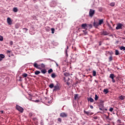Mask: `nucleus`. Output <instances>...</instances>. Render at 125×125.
Masks as SVG:
<instances>
[{"instance_id":"obj_1","label":"nucleus","mask_w":125,"mask_h":125,"mask_svg":"<svg viewBox=\"0 0 125 125\" xmlns=\"http://www.w3.org/2000/svg\"><path fill=\"white\" fill-rule=\"evenodd\" d=\"M115 77H116V76H115L114 74H110L109 75V78L111 79L112 82L113 83H116V80L114 79Z\"/></svg>"},{"instance_id":"obj_2","label":"nucleus","mask_w":125,"mask_h":125,"mask_svg":"<svg viewBox=\"0 0 125 125\" xmlns=\"http://www.w3.org/2000/svg\"><path fill=\"white\" fill-rule=\"evenodd\" d=\"M16 108L17 110L19 111V112H21V113H23V111H24V109L22 108L21 106L17 104Z\"/></svg>"},{"instance_id":"obj_3","label":"nucleus","mask_w":125,"mask_h":125,"mask_svg":"<svg viewBox=\"0 0 125 125\" xmlns=\"http://www.w3.org/2000/svg\"><path fill=\"white\" fill-rule=\"evenodd\" d=\"M53 91H57V90H60V87H59V84L57 83L54 86Z\"/></svg>"},{"instance_id":"obj_4","label":"nucleus","mask_w":125,"mask_h":125,"mask_svg":"<svg viewBox=\"0 0 125 125\" xmlns=\"http://www.w3.org/2000/svg\"><path fill=\"white\" fill-rule=\"evenodd\" d=\"M94 13H95V11L92 9H90L89 12V15L90 17H93L94 15Z\"/></svg>"},{"instance_id":"obj_5","label":"nucleus","mask_w":125,"mask_h":125,"mask_svg":"<svg viewBox=\"0 0 125 125\" xmlns=\"http://www.w3.org/2000/svg\"><path fill=\"white\" fill-rule=\"evenodd\" d=\"M60 116L62 118H67V117L68 116V114H67V113L65 112H62L61 113H60Z\"/></svg>"},{"instance_id":"obj_6","label":"nucleus","mask_w":125,"mask_h":125,"mask_svg":"<svg viewBox=\"0 0 125 125\" xmlns=\"http://www.w3.org/2000/svg\"><path fill=\"white\" fill-rule=\"evenodd\" d=\"M33 64L34 67L36 68V69H41V64H38L36 62H35Z\"/></svg>"},{"instance_id":"obj_7","label":"nucleus","mask_w":125,"mask_h":125,"mask_svg":"<svg viewBox=\"0 0 125 125\" xmlns=\"http://www.w3.org/2000/svg\"><path fill=\"white\" fill-rule=\"evenodd\" d=\"M123 24L122 23H119L116 27V30H119V29H123Z\"/></svg>"},{"instance_id":"obj_8","label":"nucleus","mask_w":125,"mask_h":125,"mask_svg":"<svg viewBox=\"0 0 125 125\" xmlns=\"http://www.w3.org/2000/svg\"><path fill=\"white\" fill-rule=\"evenodd\" d=\"M99 103L100 104V107H102L103 108V107H104V104H103V103H104V101H103L102 100H100L99 101Z\"/></svg>"},{"instance_id":"obj_9","label":"nucleus","mask_w":125,"mask_h":125,"mask_svg":"<svg viewBox=\"0 0 125 125\" xmlns=\"http://www.w3.org/2000/svg\"><path fill=\"white\" fill-rule=\"evenodd\" d=\"M7 22L9 25H11L12 24V21H11V19H10V18H8L7 19Z\"/></svg>"},{"instance_id":"obj_10","label":"nucleus","mask_w":125,"mask_h":125,"mask_svg":"<svg viewBox=\"0 0 125 125\" xmlns=\"http://www.w3.org/2000/svg\"><path fill=\"white\" fill-rule=\"evenodd\" d=\"M81 27L82 29H85L86 28H88L87 24H86V23L82 24Z\"/></svg>"},{"instance_id":"obj_11","label":"nucleus","mask_w":125,"mask_h":125,"mask_svg":"<svg viewBox=\"0 0 125 125\" xmlns=\"http://www.w3.org/2000/svg\"><path fill=\"white\" fill-rule=\"evenodd\" d=\"M101 35H103L104 36H107L108 35H109V33H108L107 31H103L102 32Z\"/></svg>"},{"instance_id":"obj_12","label":"nucleus","mask_w":125,"mask_h":125,"mask_svg":"<svg viewBox=\"0 0 125 125\" xmlns=\"http://www.w3.org/2000/svg\"><path fill=\"white\" fill-rule=\"evenodd\" d=\"M87 100L88 101H90L91 103L94 102V100H93V99H92L91 97L88 98Z\"/></svg>"},{"instance_id":"obj_13","label":"nucleus","mask_w":125,"mask_h":125,"mask_svg":"<svg viewBox=\"0 0 125 125\" xmlns=\"http://www.w3.org/2000/svg\"><path fill=\"white\" fill-rule=\"evenodd\" d=\"M93 26H94V27H95V28H97V27H98V26H99V24L97 22H94Z\"/></svg>"},{"instance_id":"obj_14","label":"nucleus","mask_w":125,"mask_h":125,"mask_svg":"<svg viewBox=\"0 0 125 125\" xmlns=\"http://www.w3.org/2000/svg\"><path fill=\"white\" fill-rule=\"evenodd\" d=\"M57 77V75H55V73H53L51 74V78L52 79H55Z\"/></svg>"},{"instance_id":"obj_15","label":"nucleus","mask_w":125,"mask_h":125,"mask_svg":"<svg viewBox=\"0 0 125 125\" xmlns=\"http://www.w3.org/2000/svg\"><path fill=\"white\" fill-rule=\"evenodd\" d=\"M4 57H5V56H4V55L2 54H0V61H1V60H2V59L4 58Z\"/></svg>"},{"instance_id":"obj_16","label":"nucleus","mask_w":125,"mask_h":125,"mask_svg":"<svg viewBox=\"0 0 125 125\" xmlns=\"http://www.w3.org/2000/svg\"><path fill=\"white\" fill-rule=\"evenodd\" d=\"M103 92L104 93H105V94H107V93H109V90L108 89H104Z\"/></svg>"},{"instance_id":"obj_17","label":"nucleus","mask_w":125,"mask_h":125,"mask_svg":"<svg viewBox=\"0 0 125 125\" xmlns=\"http://www.w3.org/2000/svg\"><path fill=\"white\" fill-rule=\"evenodd\" d=\"M79 98V94H76L74 95V100H77Z\"/></svg>"},{"instance_id":"obj_18","label":"nucleus","mask_w":125,"mask_h":125,"mask_svg":"<svg viewBox=\"0 0 125 125\" xmlns=\"http://www.w3.org/2000/svg\"><path fill=\"white\" fill-rule=\"evenodd\" d=\"M41 73L42 74H46V69H43L41 70Z\"/></svg>"},{"instance_id":"obj_19","label":"nucleus","mask_w":125,"mask_h":125,"mask_svg":"<svg viewBox=\"0 0 125 125\" xmlns=\"http://www.w3.org/2000/svg\"><path fill=\"white\" fill-rule=\"evenodd\" d=\"M49 87H50V88H53V87H54V83H51L49 85Z\"/></svg>"},{"instance_id":"obj_20","label":"nucleus","mask_w":125,"mask_h":125,"mask_svg":"<svg viewBox=\"0 0 125 125\" xmlns=\"http://www.w3.org/2000/svg\"><path fill=\"white\" fill-rule=\"evenodd\" d=\"M103 22H104V20L103 19L100 20L99 21V25H102V24L103 23Z\"/></svg>"},{"instance_id":"obj_21","label":"nucleus","mask_w":125,"mask_h":125,"mask_svg":"<svg viewBox=\"0 0 125 125\" xmlns=\"http://www.w3.org/2000/svg\"><path fill=\"white\" fill-rule=\"evenodd\" d=\"M35 75H39V74H41V71L36 70L35 71Z\"/></svg>"},{"instance_id":"obj_22","label":"nucleus","mask_w":125,"mask_h":125,"mask_svg":"<svg viewBox=\"0 0 125 125\" xmlns=\"http://www.w3.org/2000/svg\"><path fill=\"white\" fill-rule=\"evenodd\" d=\"M22 76L23 78H27V77H28V74L27 73H23Z\"/></svg>"},{"instance_id":"obj_23","label":"nucleus","mask_w":125,"mask_h":125,"mask_svg":"<svg viewBox=\"0 0 125 125\" xmlns=\"http://www.w3.org/2000/svg\"><path fill=\"white\" fill-rule=\"evenodd\" d=\"M109 62H111L112 60H113V57L112 56H110L108 58Z\"/></svg>"},{"instance_id":"obj_24","label":"nucleus","mask_w":125,"mask_h":125,"mask_svg":"<svg viewBox=\"0 0 125 125\" xmlns=\"http://www.w3.org/2000/svg\"><path fill=\"white\" fill-rule=\"evenodd\" d=\"M120 54V52H119V50H115V55H119Z\"/></svg>"},{"instance_id":"obj_25","label":"nucleus","mask_w":125,"mask_h":125,"mask_svg":"<svg viewBox=\"0 0 125 125\" xmlns=\"http://www.w3.org/2000/svg\"><path fill=\"white\" fill-rule=\"evenodd\" d=\"M13 11L14 12H17V11H18V9H17L16 7H15L13 8Z\"/></svg>"},{"instance_id":"obj_26","label":"nucleus","mask_w":125,"mask_h":125,"mask_svg":"<svg viewBox=\"0 0 125 125\" xmlns=\"http://www.w3.org/2000/svg\"><path fill=\"white\" fill-rule=\"evenodd\" d=\"M53 72V70H52L51 68L48 70V74H50V73H52Z\"/></svg>"},{"instance_id":"obj_27","label":"nucleus","mask_w":125,"mask_h":125,"mask_svg":"<svg viewBox=\"0 0 125 125\" xmlns=\"http://www.w3.org/2000/svg\"><path fill=\"white\" fill-rule=\"evenodd\" d=\"M95 100L96 101H97V100H98V96H97V94H96L95 95Z\"/></svg>"},{"instance_id":"obj_28","label":"nucleus","mask_w":125,"mask_h":125,"mask_svg":"<svg viewBox=\"0 0 125 125\" xmlns=\"http://www.w3.org/2000/svg\"><path fill=\"white\" fill-rule=\"evenodd\" d=\"M84 114H86L87 116H89V112L84 110Z\"/></svg>"},{"instance_id":"obj_29","label":"nucleus","mask_w":125,"mask_h":125,"mask_svg":"<svg viewBox=\"0 0 125 125\" xmlns=\"http://www.w3.org/2000/svg\"><path fill=\"white\" fill-rule=\"evenodd\" d=\"M22 30H23V33H27V31H28V29L27 28H22Z\"/></svg>"},{"instance_id":"obj_30","label":"nucleus","mask_w":125,"mask_h":125,"mask_svg":"<svg viewBox=\"0 0 125 125\" xmlns=\"http://www.w3.org/2000/svg\"><path fill=\"white\" fill-rule=\"evenodd\" d=\"M93 77H95V76H96V71H95V70L93 71Z\"/></svg>"},{"instance_id":"obj_31","label":"nucleus","mask_w":125,"mask_h":125,"mask_svg":"<svg viewBox=\"0 0 125 125\" xmlns=\"http://www.w3.org/2000/svg\"><path fill=\"white\" fill-rule=\"evenodd\" d=\"M40 66L42 67V68H45V65L43 63H41Z\"/></svg>"},{"instance_id":"obj_32","label":"nucleus","mask_w":125,"mask_h":125,"mask_svg":"<svg viewBox=\"0 0 125 125\" xmlns=\"http://www.w3.org/2000/svg\"><path fill=\"white\" fill-rule=\"evenodd\" d=\"M120 50H125V47L123 46L120 47Z\"/></svg>"},{"instance_id":"obj_33","label":"nucleus","mask_w":125,"mask_h":125,"mask_svg":"<svg viewBox=\"0 0 125 125\" xmlns=\"http://www.w3.org/2000/svg\"><path fill=\"white\" fill-rule=\"evenodd\" d=\"M120 99L121 100H124L125 99V96H121L120 97Z\"/></svg>"},{"instance_id":"obj_34","label":"nucleus","mask_w":125,"mask_h":125,"mask_svg":"<svg viewBox=\"0 0 125 125\" xmlns=\"http://www.w3.org/2000/svg\"><path fill=\"white\" fill-rule=\"evenodd\" d=\"M58 121L59 122L60 124L62 123V119L60 118H58Z\"/></svg>"},{"instance_id":"obj_35","label":"nucleus","mask_w":125,"mask_h":125,"mask_svg":"<svg viewBox=\"0 0 125 125\" xmlns=\"http://www.w3.org/2000/svg\"><path fill=\"white\" fill-rule=\"evenodd\" d=\"M87 27H89L90 29H91V28H92V24H89L87 25Z\"/></svg>"},{"instance_id":"obj_36","label":"nucleus","mask_w":125,"mask_h":125,"mask_svg":"<svg viewBox=\"0 0 125 125\" xmlns=\"http://www.w3.org/2000/svg\"><path fill=\"white\" fill-rule=\"evenodd\" d=\"M110 6H115V2H112L110 4Z\"/></svg>"},{"instance_id":"obj_37","label":"nucleus","mask_w":125,"mask_h":125,"mask_svg":"<svg viewBox=\"0 0 125 125\" xmlns=\"http://www.w3.org/2000/svg\"><path fill=\"white\" fill-rule=\"evenodd\" d=\"M2 41H3V37H2L1 36H0V41L2 42Z\"/></svg>"},{"instance_id":"obj_38","label":"nucleus","mask_w":125,"mask_h":125,"mask_svg":"<svg viewBox=\"0 0 125 125\" xmlns=\"http://www.w3.org/2000/svg\"><path fill=\"white\" fill-rule=\"evenodd\" d=\"M51 30L52 31V34H54V31H55V29L54 28H51Z\"/></svg>"},{"instance_id":"obj_39","label":"nucleus","mask_w":125,"mask_h":125,"mask_svg":"<svg viewBox=\"0 0 125 125\" xmlns=\"http://www.w3.org/2000/svg\"><path fill=\"white\" fill-rule=\"evenodd\" d=\"M98 9H99V11H100V12H102L103 10L102 7H99Z\"/></svg>"},{"instance_id":"obj_40","label":"nucleus","mask_w":125,"mask_h":125,"mask_svg":"<svg viewBox=\"0 0 125 125\" xmlns=\"http://www.w3.org/2000/svg\"><path fill=\"white\" fill-rule=\"evenodd\" d=\"M117 123L118 124H122V121H121V120L119 119L117 120Z\"/></svg>"},{"instance_id":"obj_41","label":"nucleus","mask_w":125,"mask_h":125,"mask_svg":"<svg viewBox=\"0 0 125 125\" xmlns=\"http://www.w3.org/2000/svg\"><path fill=\"white\" fill-rule=\"evenodd\" d=\"M83 32L84 33V35H87V32H86V31L83 30Z\"/></svg>"},{"instance_id":"obj_42","label":"nucleus","mask_w":125,"mask_h":125,"mask_svg":"<svg viewBox=\"0 0 125 125\" xmlns=\"http://www.w3.org/2000/svg\"><path fill=\"white\" fill-rule=\"evenodd\" d=\"M113 110H114V108H113L112 107H111L109 109L110 112H113Z\"/></svg>"},{"instance_id":"obj_43","label":"nucleus","mask_w":125,"mask_h":125,"mask_svg":"<svg viewBox=\"0 0 125 125\" xmlns=\"http://www.w3.org/2000/svg\"><path fill=\"white\" fill-rule=\"evenodd\" d=\"M10 45H12L13 44V42L10 41Z\"/></svg>"},{"instance_id":"obj_44","label":"nucleus","mask_w":125,"mask_h":125,"mask_svg":"<svg viewBox=\"0 0 125 125\" xmlns=\"http://www.w3.org/2000/svg\"><path fill=\"white\" fill-rule=\"evenodd\" d=\"M93 119H94V120H97V119H98V117L97 116L94 117H93Z\"/></svg>"},{"instance_id":"obj_45","label":"nucleus","mask_w":125,"mask_h":125,"mask_svg":"<svg viewBox=\"0 0 125 125\" xmlns=\"http://www.w3.org/2000/svg\"><path fill=\"white\" fill-rule=\"evenodd\" d=\"M100 110H101V111H103V112H104V109H102V108H101V107H100L99 108Z\"/></svg>"},{"instance_id":"obj_46","label":"nucleus","mask_w":125,"mask_h":125,"mask_svg":"<svg viewBox=\"0 0 125 125\" xmlns=\"http://www.w3.org/2000/svg\"><path fill=\"white\" fill-rule=\"evenodd\" d=\"M34 102H36V103H39V102H40V100H36V101H34Z\"/></svg>"},{"instance_id":"obj_47","label":"nucleus","mask_w":125,"mask_h":125,"mask_svg":"<svg viewBox=\"0 0 125 125\" xmlns=\"http://www.w3.org/2000/svg\"><path fill=\"white\" fill-rule=\"evenodd\" d=\"M106 119H107V120H111V119H109V116H106Z\"/></svg>"},{"instance_id":"obj_48","label":"nucleus","mask_w":125,"mask_h":125,"mask_svg":"<svg viewBox=\"0 0 125 125\" xmlns=\"http://www.w3.org/2000/svg\"><path fill=\"white\" fill-rule=\"evenodd\" d=\"M65 54H66V55H68V51H67V49L65 50Z\"/></svg>"},{"instance_id":"obj_49","label":"nucleus","mask_w":125,"mask_h":125,"mask_svg":"<svg viewBox=\"0 0 125 125\" xmlns=\"http://www.w3.org/2000/svg\"><path fill=\"white\" fill-rule=\"evenodd\" d=\"M11 52V51L7 50V53H10Z\"/></svg>"},{"instance_id":"obj_50","label":"nucleus","mask_w":125,"mask_h":125,"mask_svg":"<svg viewBox=\"0 0 125 125\" xmlns=\"http://www.w3.org/2000/svg\"><path fill=\"white\" fill-rule=\"evenodd\" d=\"M90 108H91V109H93V106L90 105Z\"/></svg>"},{"instance_id":"obj_51","label":"nucleus","mask_w":125,"mask_h":125,"mask_svg":"<svg viewBox=\"0 0 125 125\" xmlns=\"http://www.w3.org/2000/svg\"><path fill=\"white\" fill-rule=\"evenodd\" d=\"M103 110H104V111H107V108H104Z\"/></svg>"},{"instance_id":"obj_52","label":"nucleus","mask_w":125,"mask_h":125,"mask_svg":"<svg viewBox=\"0 0 125 125\" xmlns=\"http://www.w3.org/2000/svg\"><path fill=\"white\" fill-rule=\"evenodd\" d=\"M0 112L1 113V114H3V111L1 110Z\"/></svg>"},{"instance_id":"obj_53","label":"nucleus","mask_w":125,"mask_h":125,"mask_svg":"<svg viewBox=\"0 0 125 125\" xmlns=\"http://www.w3.org/2000/svg\"><path fill=\"white\" fill-rule=\"evenodd\" d=\"M99 45H101V42H99Z\"/></svg>"},{"instance_id":"obj_54","label":"nucleus","mask_w":125,"mask_h":125,"mask_svg":"<svg viewBox=\"0 0 125 125\" xmlns=\"http://www.w3.org/2000/svg\"><path fill=\"white\" fill-rule=\"evenodd\" d=\"M66 49H69V46H67V47H66Z\"/></svg>"},{"instance_id":"obj_55","label":"nucleus","mask_w":125,"mask_h":125,"mask_svg":"<svg viewBox=\"0 0 125 125\" xmlns=\"http://www.w3.org/2000/svg\"><path fill=\"white\" fill-rule=\"evenodd\" d=\"M56 65H57V67H58V64H57L56 62Z\"/></svg>"},{"instance_id":"obj_56","label":"nucleus","mask_w":125,"mask_h":125,"mask_svg":"<svg viewBox=\"0 0 125 125\" xmlns=\"http://www.w3.org/2000/svg\"><path fill=\"white\" fill-rule=\"evenodd\" d=\"M21 78L22 79V78ZM21 79H20V81H22V80H21Z\"/></svg>"},{"instance_id":"obj_57","label":"nucleus","mask_w":125,"mask_h":125,"mask_svg":"<svg viewBox=\"0 0 125 125\" xmlns=\"http://www.w3.org/2000/svg\"><path fill=\"white\" fill-rule=\"evenodd\" d=\"M90 77H91V78H92V76L91 75H90Z\"/></svg>"},{"instance_id":"obj_58","label":"nucleus","mask_w":125,"mask_h":125,"mask_svg":"<svg viewBox=\"0 0 125 125\" xmlns=\"http://www.w3.org/2000/svg\"><path fill=\"white\" fill-rule=\"evenodd\" d=\"M112 124L114 125V124H115L114 122H112Z\"/></svg>"},{"instance_id":"obj_59","label":"nucleus","mask_w":125,"mask_h":125,"mask_svg":"<svg viewBox=\"0 0 125 125\" xmlns=\"http://www.w3.org/2000/svg\"><path fill=\"white\" fill-rule=\"evenodd\" d=\"M25 81H27V79L25 78Z\"/></svg>"},{"instance_id":"obj_60","label":"nucleus","mask_w":125,"mask_h":125,"mask_svg":"<svg viewBox=\"0 0 125 125\" xmlns=\"http://www.w3.org/2000/svg\"><path fill=\"white\" fill-rule=\"evenodd\" d=\"M67 85H69V83H67Z\"/></svg>"},{"instance_id":"obj_61","label":"nucleus","mask_w":125,"mask_h":125,"mask_svg":"<svg viewBox=\"0 0 125 125\" xmlns=\"http://www.w3.org/2000/svg\"><path fill=\"white\" fill-rule=\"evenodd\" d=\"M99 113H102V112H99Z\"/></svg>"},{"instance_id":"obj_62","label":"nucleus","mask_w":125,"mask_h":125,"mask_svg":"<svg viewBox=\"0 0 125 125\" xmlns=\"http://www.w3.org/2000/svg\"><path fill=\"white\" fill-rule=\"evenodd\" d=\"M24 0L27 1V0Z\"/></svg>"},{"instance_id":"obj_63","label":"nucleus","mask_w":125,"mask_h":125,"mask_svg":"<svg viewBox=\"0 0 125 125\" xmlns=\"http://www.w3.org/2000/svg\"><path fill=\"white\" fill-rule=\"evenodd\" d=\"M111 36H112V35H110V36L111 37Z\"/></svg>"}]
</instances>
